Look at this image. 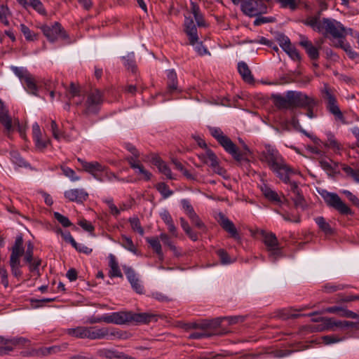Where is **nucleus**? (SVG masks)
I'll list each match as a JSON object with an SVG mask.
<instances>
[{
    "label": "nucleus",
    "instance_id": "obj_41",
    "mask_svg": "<svg viewBox=\"0 0 359 359\" xmlns=\"http://www.w3.org/2000/svg\"><path fill=\"white\" fill-rule=\"evenodd\" d=\"M337 46L344 50L351 59L355 60L359 58V54L353 50L349 43H344V40H340Z\"/></svg>",
    "mask_w": 359,
    "mask_h": 359
},
{
    "label": "nucleus",
    "instance_id": "obj_33",
    "mask_svg": "<svg viewBox=\"0 0 359 359\" xmlns=\"http://www.w3.org/2000/svg\"><path fill=\"white\" fill-rule=\"evenodd\" d=\"M25 84V90L30 94L37 95L38 87L33 76L27 75L26 79L22 82Z\"/></svg>",
    "mask_w": 359,
    "mask_h": 359
},
{
    "label": "nucleus",
    "instance_id": "obj_49",
    "mask_svg": "<svg viewBox=\"0 0 359 359\" xmlns=\"http://www.w3.org/2000/svg\"><path fill=\"white\" fill-rule=\"evenodd\" d=\"M66 348V346H53L50 347H46L41 350V354L43 355H50L53 353H57Z\"/></svg>",
    "mask_w": 359,
    "mask_h": 359
},
{
    "label": "nucleus",
    "instance_id": "obj_26",
    "mask_svg": "<svg viewBox=\"0 0 359 359\" xmlns=\"http://www.w3.org/2000/svg\"><path fill=\"white\" fill-rule=\"evenodd\" d=\"M96 354L98 357L106 359H125L126 356L123 353L112 348L98 349Z\"/></svg>",
    "mask_w": 359,
    "mask_h": 359
},
{
    "label": "nucleus",
    "instance_id": "obj_59",
    "mask_svg": "<svg viewBox=\"0 0 359 359\" xmlns=\"http://www.w3.org/2000/svg\"><path fill=\"white\" fill-rule=\"evenodd\" d=\"M284 51H285L293 60L299 61L301 60L299 52L292 44L288 48H285Z\"/></svg>",
    "mask_w": 359,
    "mask_h": 359
},
{
    "label": "nucleus",
    "instance_id": "obj_10",
    "mask_svg": "<svg viewBox=\"0 0 359 359\" xmlns=\"http://www.w3.org/2000/svg\"><path fill=\"white\" fill-rule=\"evenodd\" d=\"M83 170L91 174L94 178L99 181H103L102 175H107V168L97 161L87 162L81 158H78Z\"/></svg>",
    "mask_w": 359,
    "mask_h": 359
},
{
    "label": "nucleus",
    "instance_id": "obj_31",
    "mask_svg": "<svg viewBox=\"0 0 359 359\" xmlns=\"http://www.w3.org/2000/svg\"><path fill=\"white\" fill-rule=\"evenodd\" d=\"M167 78H168V91L170 93H173L177 89V74L173 69H169L167 71Z\"/></svg>",
    "mask_w": 359,
    "mask_h": 359
},
{
    "label": "nucleus",
    "instance_id": "obj_57",
    "mask_svg": "<svg viewBox=\"0 0 359 359\" xmlns=\"http://www.w3.org/2000/svg\"><path fill=\"white\" fill-rule=\"evenodd\" d=\"M54 217L60 222L64 227H69L72 225V223L68 219V217L62 215V214L55 212Z\"/></svg>",
    "mask_w": 359,
    "mask_h": 359
},
{
    "label": "nucleus",
    "instance_id": "obj_39",
    "mask_svg": "<svg viewBox=\"0 0 359 359\" xmlns=\"http://www.w3.org/2000/svg\"><path fill=\"white\" fill-rule=\"evenodd\" d=\"M292 200L294 203V205L295 208H297V209L300 208L302 210H304L306 208V207H307L306 202V200H305L302 191L294 194L292 197Z\"/></svg>",
    "mask_w": 359,
    "mask_h": 359
},
{
    "label": "nucleus",
    "instance_id": "obj_6",
    "mask_svg": "<svg viewBox=\"0 0 359 359\" xmlns=\"http://www.w3.org/2000/svg\"><path fill=\"white\" fill-rule=\"evenodd\" d=\"M322 93L324 99L327 101L326 107L328 111L334 116L336 120L345 123V118L337 104L334 90L330 88L327 83H325Z\"/></svg>",
    "mask_w": 359,
    "mask_h": 359
},
{
    "label": "nucleus",
    "instance_id": "obj_21",
    "mask_svg": "<svg viewBox=\"0 0 359 359\" xmlns=\"http://www.w3.org/2000/svg\"><path fill=\"white\" fill-rule=\"evenodd\" d=\"M65 197L69 201L83 203L88 197V194L82 189H72L67 190L64 194Z\"/></svg>",
    "mask_w": 359,
    "mask_h": 359
},
{
    "label": "nucleus",
    "instance_id": "obj_43",
    "mask_svg": "<svg viewBox=\"0 0 359 359\" xmlns=\"http://www.w3.org/2000/svg\"><path fill=\"white\" fill-rule=\"evenodd\" d=\"M20 31L23 34L27 41H34L37 40L38 34L32 31L28 27L24 24L20 25Z\"/></svg>",
    "mask_w": 359,
    "mask_h": 359
},
{
    "label": "nucleus",
    "instance_id": "obj_14",
    "mask_svg": "<svg viewBox=\"0 0 359 359\" xmlns=\"http://www.w3.org/2000/svg\"><path fill=\"white\" fill-rule=\"evenodd\" d=\"M261 191L264 197L273 203L281 205L283 203H287V200L283 194L279 195L276 191L273 190L266 184H264L261 187Z\"/></svg>",
    "mask_w": 359,
    "mask_h": 359
},
{
    "label": "nucleus",
    "instance_id": "obj_20",
    "mask_svg": "<svg viewBox=\"0 0 359 359\" xmlns=\"http://www.w3.org/2000/svg\"><path fill=\"white\" fill-rule=\"evenodd\" d=\"M184 32L188 36L189 44L194 46L198 42L199 38L198 36L197 28L190 18H185L184 20Z\"/></svg>",
    "mask_w": 359,
    "mask_h": 359
},
{
    "label": "nucleus",
    "instance_id": "obj_23",
    "mask_svg": "<svg viewBox=\"0 0 359 359\" xmlns=\"http://www.w3.org/2000/svg\"><path fill=\"white\" fill-rule=\"evenodd\" d=\"M299 45L305 49L306 53L311 60H316L318 59V48L314 46L312 42L309 41L307 37L304 36H301Z\"/></svg>",
    "mask_w": 359,
    "mask_h": 359
},
{
    "label": "nucleus",
    "instance_id": "obj_30",
    "mask_svg": "<svg viewBox=\"0 0 359 359\" xmlns=\"http://www.w3.org/2000/svg\"><path fill=\"white\" fill-rule=\"evenodd\" d=\"M208 155L210 160V166L212 168L213 171L221 176H224L226 171L225 169L219 166V161L216 154L213 151H209Z\"/></svg>",
    "mask_w": 359,
    "mask_h": 359
},
{
    "label": "nucleus",
    "instance_id": "obj_16",
    "mask_svg": "<svg viewBox=\"0 0 359 359\" xmlns=\"http://www.w3.org/2000/svg\"><path fill=\"white\" fill-rule=\"evenodd\" d=\"M131 311H121L107 314L108 323L128 325L130 323Z\"/></svg>",
    "mask_w": 359,
    "mask_h": 359
},
{
    "label": "nucleus",
    "instance_id": "obj_55",
    "mask_svg": "<svg viewBox=\"0 0 359 359\" xmlns=\"http://www.w3.org/2000/svg\"><path fill=\"white\" fill-rule=\"evenodd\" d=\"M126 161L129 163L130 166L133 169H137V172L139 174H142V172H144V166L139 163V161H137L134 159L133 157H128L126 158Z\"/></svg>",
    "mask_w": 359,
    "mask_h": 359
},
{
    "label": "nucleus",
    "instance_id": "obj_7",
    "mask_svg": "<svg viewBox=\"0 0 359 359\" xmlns=\"http://www.w3.org/2000/svg\"><path fill=\"white\" fill-rule=\"evenodd\" d=\"M88 339H112L114 337L121 339L122 332L116 328L88 327Z\"/></svg>",
    "mask_w": 359,
    "mask_h": 359
},
{
    "label": "nucleus",
    "instance_id": "obj_17",
    "mask_svg": "<svg viewBox=\"0 0 359 359\" xmlns=\"http://www.w3.org/2000/svg\"><path fill=\"white\" fill-rule=\"evenodd\" d=\"M218 217V222L222 228L228 232L232 238L239 240L241 238L234 224L222 212L219 213Z\"/></svg>",
    "mask_w": 359,
    "mask_h": 359
},
{
    "label": "nucleus",
    "instance_id": "obj_3",
    "mask_svg": "<svg viewBox=\"0 0 359 359\" xmlns=\"http://www.w3.org/2000/svg\"><path fill=\"white\" fill-rule=\"evenodd\" d=\"M321 196L329 208L335 210L341 215L352 216L354 215L353 210L341 200V198L336 193L323 191L321 194Z\"/></svg>",
    "mask_w": 359,
    "mask_h": 359
},
{
    "label": "nucleus",
    "instance_id": "obj_45",
    "mask_svg": "<svg viewBox=\"0 0 359 359\" xmlns=\"http://www.w3.org/2000/svg\"><path fill=\"white\" fill-rule=\"evenodd\" d=\"M128 221L131 229L134 231L137 232L140 236H143L144 234V229L141 226L140 221L137 217H130Z\"/></svg>",
    "mask_w": 359,
    "mask_h": 359
},
{
    "label": "nucleus",
    "instance_id": "obj_60",
    "mask_svg": "<svg viewBox=\"0 0 359 359\" xmlns=\"http://www.w3.org/2000/svg\"><path fill=\"white\" fill-rule=\"evenodd\" d=\"M50 130L55 139L60 140L62 137H64L63 133L60 132L58 130L57 124L53 120H52L50 122Z\"/></svg>",
    "mask_w": 359,
    "mask_h": 359
},
{
    "label": "nucleus",
    "instance_id": "obj_8",
    "mask_svg": "<svg viewBox=\"0 0 359 359\" xmlns=\"http://www.w3.org/2000/svg\"><path fill=\"white\" fill-rule=\"evenodd\" d=\"M41 29L50 42H55L59 38L66 39L68 35L62 28L60 23L55 22L50 25H44L41 27Z\"/></svg>",
    "mask_w": 359,
    "mask_h": 359
},
{
    "label": "nucleus",
    "instance_id": "obj_1",
    "mask_svg": "<svg viewBox=\"0 0 359 359\" xmlns=\"http://www.w3.org/2000/svg\"><path fill=\"white\" fill-rule=\"evenodd\" d=\"M320 15L321 12L318 11L316 15L308 17L303 22L316 32H323L325 36L330 35L337 39L338 43L340 40H344L347 35L345 27L334 19L324 18L320 20Z\"/></svg>",
    "mask_w": 359,
    "mask_h": 359
},
{
    "label": "nucleus",
    "instance_id": "obj_32",
    "mask_svg": "<svg viewBox=\"0 0 359 359\" xmlns=\"http://www.w3.org/2000/svg\"><path fill=\"white\" fill-rule=\"evenodd\" d=\"M146 241L149 244L154 252L162 259L163 255L159 238L158 237H147Z\"/></svg>",
    "mask_w": 359,
    "mask_h": 359
},
{
    "label": "nucleus",
    "instance_id": "obj_18",
    "mask_svg": "<svg viewBox=\"0 0 359 359\" xmlns=\"http://www.w3.org/2000/svg\"><path fill=\"white\" fill-rule=\"evenodd\" d=\"M291 93L292 91H287L285 97L280 94H272L271 99L277 109L280 110L292 109V103L289 98Z\"/></svg>",
    "mask_w": 359,
    "mask_h": 359
},
{
    "label": "nucleus",
    "instance_id": "obj_44",
    "mask_svg": "<svg viewBox=\"0 0 359 359\" xmlns=\"http://www.w3.org/2000/svg\"><path fill=\"white\" fill-rule=\"evenodd\" d=\"M30 6L36 12H38L41 15H46V11L40 0H29L27 1V7Z\"/></svg>",
    "mask_w": 359,
    "mask_h": 359
},
{
    "label": "nucleus",
    "instance_id": "obj_40",
    "mask_svg": "<svg viewBox=\"0 0 359 359\" xmlns=\"http://www.w3.org/2000/svg\"><path fill=\"white\" fill-rule=\"evenodd\" d=\"M341 169L348 177H351L356 183H359V169H353L351 166L341 164Z\"/></svg>",
    "mask_w": 359,
    "mask_h": 359
},
{
    "label": "nucleus",
    "instance_id": "obj_29",
    "mask_svg": "<svg viewBox=\"0 0 359 359\" xmlns=\"http://www.w3.org/2000/svg\"><path fill=\"white\" fill-rule=\"evenodd\" d=\"M88 327L79 326L75 328H68L65 330L66 334L71 337L79 339H88Z\"/></svg>",
    "mask_w": 359,
    "mask_h": 359
},
{
    "label": "nucleus",
    "instance_id": "obj_12",
    "mask_svg": "<svg viewBox=\"0 0 359 359\" xmlns=\"http://www.w3.org/2000/svg\"><path fill=\"white\" fill-rule=\"evenodd\" d=\"M289 97L292 103V109L294 108H306L311 105H317L318 100L312 97L297 91H292Z\"/></svg>",
    "mask_w": 359,
    "mask_h": 359
},
{
    "label": "nucleus",
    "instance_id": "obj_11",
    "mask_svg": "<svg viewBox=\"0 0 359 359\" xmlns=\"http://www.w3.org/2000/svg\"><path fill=\"white\" fill-rule=\"evenodd\" d=\"M260 160L262 162L266 163L271 170L283 162L284 158L275 147L268 144L265 146L264 151L262 152Z\"/></svg>",
    "mask_w": 359,
    "mask_h": 359
},
{
    "label": "nucleus",
    "instance_id": "obj_2",
    "mask_svg": "<svg viewBox=\"0 0 359 359\" xmlns=\"http://www.w3.org/2000/svg\"><path fill=\"white\" fill-rule=\"evenodd\" d=\"M103 95L97 89L90 91L83 105L82 114L86 116L97 115L101 109L103 104Z\"/></svg>",
    "mask_w": 359,
    "mask_h": 359
},
{
    "label": "nucleus",
    "instance_id": "obj_58",
    "mask_svg": "<svg viewBox=\"0 0 359 359\" xmlns=\"http://www.w3.org/2000/svg\"><path fill=\"white\" fill-rule=\"evenodd\" d=\"M23 239L21 236L16 238L15 244L13 247L12 252L14 253H24V248H22Z\"/></svg>",
    "mask_w": 359,
    "mask_h": 359
},
{
    "label": "nucleus",
    "instance_id": "obj_4",
    "mask_svg": "<svg viewBox=\"0 0 359 359\" xmlns=\"http://www.w3.org/2000/svg\"><path fill=\"white\" fill-rule=\"evenodd\" d=\"M260 234L263 237V242L266 247L269 257L271 262H276L277 259L283 257L282 248L275 233L262 230Z\"/></svg>",
    "mask_w": 359,
    "mask_h": 359
},
{
    "label": "nucleus",
    "instance_id": "obj_9",
    "mask_svg": "<svg viewBox=\"0 0 359 359\" xmlns=\"http://www.w3.org/2000/svg\"><path fill=\"white\" fill-rule=\"evenodd\" d=\"M241 10L245 15L253 17L266 13L267 6L263 0H243Z\"/></svg>",
    "mask_w": 359,
    "mask_h": 359
},
{
    "label": "nucleus",
    "instance_id": "obj_5",
    "mask_svg": "<svg viewBox=\"0 0 359 359\" xmlns=\"http://www.w3.org/2000/svg\"><path fill=\"white\" fill-rule=\"evenodd\" d=\"M211 135L216 139L218 143L224 149V150L231 154L235 160H239L241 156L238 153V147L231 141V140L224 135L222 130L219 128H210Z\"/></svg>",
    "mask_w": 359,
    "mask_h": 359
},
{
    "label": "nucleus",
    "instance_id": "obj_42",
    "mask_svg": "<svg viewBox=\"0 0 359 359\" xmlns=\"http://www.w3.org/2000/svg\"><path fill=\"white\" fill-rule=\"evenodd\" d=\"M122 60L124 61V65L128 69L135 72L136 70V63L135 60L134 53H130L126 56L122 57Z\"/></svg>",
    "mask_w": 359,
    "mask_h": 359
},
{
    "label": "nucleus",
    "instance_id": "obj_25",
    "mask_svg": "<svg viewBox=\"0 0 359 359\" xmlns=\"http://www.w3.org/2000/svg\"><path fill=\"white\" fill-rule=\"evenodd\" d=\"M66 97L69 101H72V103L76 105H80L82 103L80 88L73 82L70 83L69 88L66 90Z\"/></svg>",
    "mask_w": 359,
    "mask_h": 359
},
{
    "label": "nucleus",
    "instance_id": "obj_62",
    "mask_svg": "<svg viewBox=\"0 0 359 359\" xmlns=\"http://www.w3.org/2000/svg\"><path fill=\"white\" fill-rule=\"evenodd\" d=\"M12 69L15 74L19 77L22 82L26 79L27 75H31V74H29L27 70L20 67H13Z\"/></svg>",
    "mask_w": 359,
    "mask_h": 359
},
{
    "label": "nucleus",
    "instance_id": "obj_38",
    "mask_svg": "<svg viewBox=\"0 0 359 359\" xmlns=\"http://www.w3.org/2000/svg\"><path fill=\"white\" fill-rule=\"evenodd\" d=\"M319 229L325 234H332L333 230L330 224L326 222L323 217H317L314 219Z\"/></svg>",
    "mask_w": 359,
    "mask_h": 359
},
{
    "label": "nucleus",
    "instance_id": "obj_19",
    "mask_svg": "<svg viewBox=\"0 0 359 359\" xmlns=\"http://www.w3.org/2000/svg\"><path fill=\"white\" fill-rule=\"evenodd\" d=\"M32 135L36 149L39 151H43L50 141L49 139H42L41 129L37 123L32 125Z\"/></svg>",
    "mask_w": 359,
    "mask_h": 359
},
{
    "label": "nucleus",
    "instance_id": "obj_34",
    "mask_svg": "<svg viewBox=\"0 0 359 359\" xmlns=\"http://www.w3.org/2000/svg\"><path fill=\"white\" fill-rule=\"evenodd\" d=\"M180 224L184 230V231L186 233V234L188 236V237L193 241H196L198 239V234L197 232L192 230V229L190 227L189 223L186 219L183 217L180 218Z\"/></svg>",
    "mask_w": 359,
    "mask_h": 359
},
{
    "label": "nucleus",
    "instance_id": "obj_35",
    "mask_svg": "<svg viewBox=\"0 0 359 359\" xmlns=\"http://www.w3.org/2000/svg\"><path fill=\"white\" fill-rule=\"evenodd\" d=\"M121 241L120 242L121 245L128 251L133 252V254L137 253V249L133 243L131 238L122 235L121 238Z\"/></svg>",
    "mask_w": 359,
    "mask_h": 359
},
{
    "label": "nucleus",
    "instance_id": "obj_27",
    "mask_svg": "<svg viewBox=\"0 0 359 359\" xmlns=\"http://www.w3.org/2000/svg\"><path fill=\"white\" fill-rule=\"evenodd\" d=\"M238 71L243 80L248 83H254V77L248 65L243 61L238 63Z\"/></svg>",
    "mask_w": 359,
    "mask_h": 359
},
{
    "label": "nucleus",
    "instance_id": "obj_24",
    "mask_svg": "<svg viewBox=\"0 0 359 359\" xmlns=\"http://www.w3.org/2000/svg\"><path fill=\"white\" fill-rule=\"evenodd\" d=\"M151 321H157L156 315L149 313H134L131 311L130 323L148 324Z\"/></svg>",
    "mask_w": 359,
    "mask_h": 359
},
{
    "label": "nucleus",
    "instance_id": "obj_46",
    "mask_svg": "<svg viewBox=\"0 0 359 359\" xmlns=\"http://www.w3.org/2000/svg\"><path fill=\"white\" fill-rule=\"evenodd\" d=\"M334 328L339 327L341 329H344V328L351 327V328H355V329L359 330V322H351V321H346V320L341 321V320H335V324H334Z\"/></svg>",
    "mask_w": 359,
    "mask_h": 359
},
{
    "label": "nucleus",
    "instance_id": "obj_50",
    "mask_svg": "<svg viewBox=\"0 0 359 359\" xmlns=\"http://www.w3.org/2000/svg\"><path fill=\"white\" fill-rule=\"evenodd\" d=\"M191 220V223L198 229L205 231H206V226L205 224L201 221L199 216L195 213L193 215H190L189 217Z\"/></svg>",
    "mask_w": 359,
    "mask_h": 359
},
{
    "label": "nucleus",
    "instance_id": "obj_64",
    "mask_svg": "<svg viewBox=\"0 0 359 359\" xmlns=\"http://www.w3.org/2000/svg\"><path fill=\"white\" fill-rule=\"evenodd\" d=\"M13 161L20 167H27L28 163L19 155L18 153L11 154Z\"/></svg>",
    "mask_w": 359,
    "mask_h": 359
},
{
    "label": "nucleus",
    "instance_id": "obj_56",
    "mask_svg": "<svg viewBox=\"0 0 359 359\" xmlns=\"http://www.w3.org/2000/svg\"><path fill=\"white\" fill-rule=\"evenodd\" d=\"M61 169L63 174L66 177L70 178L72 181L75 182L79 180L80 177L76 175V172L72 168L67 166H62Z\"/></svg>",
    "mask_w": 359,
    "mask_h": 359
},
{
    "label": "nucleus",
    "instance_id": "obj_48",
    "mask_svg": "<svg viewBox=\"0 0 359 359\" xmlns=\"http://www.w3.org/2000/svg\"><path fill=\"white\" fill-rule=\"evenodd\" d=\"M182 210H184V213L187 215L188 217H190V215H193L196 213L193 206L191 205L189 200L188 199H182L180 201Z\"/></svg>",
    "mask_w": 359,
    "mask_h": 359
},
{
    "label": "nucleus",
    "instance_id": "obj_22",
    "mask_svg": "<svg viewBox=\"0 0 359 359\" xmlns=\"http://www.w3.org/2000/svg\"><path fill=\"white\" fill-rule=\"evenodd\" d=\"M0 123L4 127V133L8 137H11V135L14 130L11 118L8 115V111L7 108L4 106H0Z\"/></svg>",
    "mask_w": 359,
    "mask_h": 359
},
{
    "label": "nucleus",
    "instance_id": "obj_51",
    "mask_svg": "<svg viewBox=\"0 0 359 359\" xmlns=\"http://www.w3.org/2000/svg\"><path fill=\"white\" fill-rule=\"evenodd\" d=\"M347 286L342 284H334V283H327L323 286V290L327 293L334 292L338 290H342Z\"/></svg>",
    "mask_w": 359,
    "mask_h": 359
},
{
    "label": "nucleus",
    "instance_id": "obj_28",
    "mask_svg": "<svg viewBox=\"0 0 359 359\" xmlns=\"http://www.w3.org/2000/svg\"><path fill=\"white\" fill-rule=\"evenodd\" d=\"M109 266L110 267V270L109 271V276L110 278H123V274L119 269L116 258L112 254H109Z\"/></svg>",
    "mask_w": 359,
    "mask_h": 359
},
{
    "label": "nucleus",
    "instance_id": "obj_15",
    "mask_svg": "<svg viewBox=\"0 0 359 359\" xmlns=\"http://www.w3.org/2000/svg\"><path fill=\"white\" fill-rule=\"evenodd\" d=\"M318 161L320 168L327 173L330 178L334 179L337 175L339 174L338 162L325 158H320Z\"/></svg>",
    "mask_w": 359,
    "mask_h": 359
},
{
    "label": "nucleus",
    "instance_id": "obj_13",
    "mask_svg": "<svg viewBox=\"0 0 359 359\" xmlns=\"http://www.w3.org/2000/svg\"><path fill=\"white\" fill-rule=\"evenodd\" d=\"M271 170L285 184H288L290 182L291 175H296L297 173V171L289 165L285 160L278 163V165L272 168Z\"/></svg>",
    "mask_w": 359,
    "mask_h": 359
},
{
    "label": "nucleus",
    "instance_id": "obj_63",
    "mask_svg": "<svg viewBox=\"0 0 359 359\" xmlns=\"http://www.w3.org/2000/svg\"><path fill=\"white\" fill-rule=\"evenodd\" d=\"M282 8H290L292 11L297 8V3L295 0H278Z\"/></svg>",
    "mask_w": 359,
    "mask_h": 359
},
{
    "label": "nucleus",
    "instance_id": "obj_61",
    "mask_svg": "<svg viewBox=\"0 0 359 359\" xmlns=\"http://www.w3.org/2000/svg\"><path fill=\"white\" fill-rule=\"evenodd\" d=\"M9 13V9L6 6H0V21L5 25H9V21L7 19V15Z\"/></svg>",
    "mask_w": 359,
    "mask_h": 359
},
{
    "label": "nucleus",
    "instance_id": "obj_47",
    "mask_svg": "<svg viewBox=\"0 0 359 359\" xmlns=\"http://www.w3.org/2000/svg\"><path fill=\"white\" fill-rule=\"evenodd\" d=\"M156 189L163 196V198H167L173 194V191L164 182L158 183L156 186Z\"/></svg>",
    "mask_w": 359,
    "mask_h": 359
},
{
    "label": "nucleus",
    "instance_id": "obj_52",
    "mask_svg": "<svg viewBox=\"0 0 359 359\" xmlns=\"http://www.w3.org/2000/svg\"><path fill=\"white\" fill-rule=\"evenodd\" d=\"M212 336V334L205 331V330H201L199 331H194L190 333L189 338L192 339H200L208 338Z\"/></svg>",
    "mask_w": 359,
    "mask_h": 359
},
{
    "label": "nucleus",
    "instance_id": "obj_54",
    "mask_svg": "<svg viewBox=\"0 0 359 359\" xmlns=\"http://www.w3.org/2000/svg\"><path fill=\"white\" fill-rule=\"evenodd\" d=\"M216 253L219 257L220 262L222 264H229L232 262L228 253L224 249H219L218 250H217Z\"/></svg>",
    "mask_w": 359,
    "mask_h": 359
},
{
    "label": "nucleus",
    "instance_id": "obj_37",
    "mask_svg": "<svg viewBox=\"0 0 359 359\" xmlns=\"http://www.w3.org/2000/svg\"><path fill=\"white\" fill-rule=\"evenodd\" d=\"M327 141L323 143L325 147L333 149L334 150H340L341 146L336 140L334 134L331 132L326 133Z\"/></svg>",
    "mask_w": 359,
    "mask_h": 359
},
{
    "label": "nucleus",
    "instance_id": "obj_53",
    "mask_svg": "<svg viewBox=\"0 0 359 359\" xmlns=\"http://www.w3.org/2000/svg\"><path fill=\"white\" fill-rule=\"evenodd\" d=\"M276 40L283 50L288 48L292 44L290 39L283 34H278L276 36Z\"/></svg>",
    "mask_w": 359,
    "mask_h": 359
},
{
    "label": "nucleus",
    "instance_id": "obj_36",
    "mask_svg": "<svg viewBox=\"0 0 359 359\" xmlns=\"http://www.w3.org/2000/svg\"><path fill=\"white\" fill-rule=\"evenodd\" d=\"M316 322H322V327L319 329L320 331L323 330H335L334 325L335 319L334 318H319L314 320Z\"/></svg>",
    "mask_w": 359,
    "mask_h": 359
}]
</instances>
